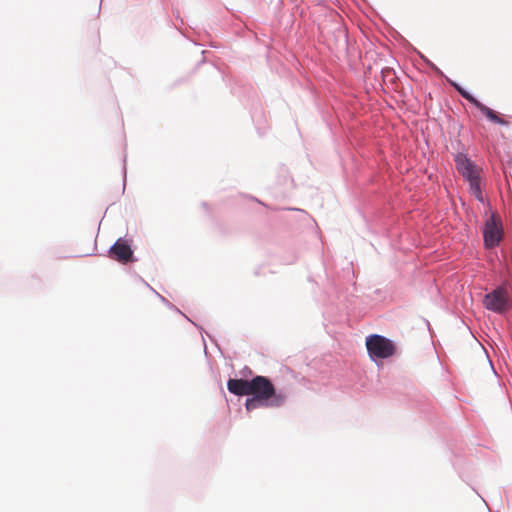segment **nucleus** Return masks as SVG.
Listing matches in <instances>:
<instances>
[{"label":"nucleus","instance_id":"7ed1b4c3","mask_svg":"<svg viewBox=\"0 0 512 512\" xmlns=\"http://www.w3.org/2000/svg\"><path fill=\"white\" fill-rule=\"evenodd\" d=\"M366 347L370 358L377 362V360L386 359L392 356L395 352L393 342L382 336L373 334L367 337Z\"/></svg>","mask_w":512,"mask_h":512},{"label":"nucleus","instance_id":"423d86ee","mask_svg":"<svg viewBox=\"0 0 512 512\" xmlns=\"http://www.w3.org/2000/svg\"><path fill=\"white\" fill-rule=\"evenodd\" d=\"M110 254L119 262H128L133 255V251L127 240L119 238L110 248Z\"/></svg>","mask_w":512,"mask_h":512},{"label":"nucleus","instance_id":"f257e3e1","mask_svg":"<svg viewBox=\"0 0 512 512\" xmlns=\"http://www.w3.org/2000/svg\"><path fill=\"white\" fill-rule=\"evenodd\" d=\"M454 161L457 171L469 184V192L479 202L484 203V196L481 189V168L465 153H457L454 156Z\"/></svg>","mask_w":512,"mask_h":512},{"label":"nucleus","instance_id":"6e6552de","mask_svg":"<svg viewBox=\"0 0 512 512\" xmlns=\"http://www.w3.org/2000/svg\"><path fill=\"white\" fill-rule=\"evenodd\" d=\"M475 107H477L490 121L503 126L508 124V122L500 118L494 110L483 105L481 102L476 104Z\"/></svg>","mask_w":512,"mask_h":512},{"label":"nucleus","instance_id":"0eeeda50","mask_svg":"<svg viewBox=\"0 0 512 512\" xmlns=\"http://www.w3.org/2000/svg\"><path fill=\"white\" fill-rule=\"evenodd\" d=\"M249 381L244 379H229L227 389L237 396L249 395Z\"/></svg>","mask_w":512,"mask_h":512},{"label":"nucleus","instance_id":"9b49d317","mask_svg":"<svg viewBox=\"0 0 512 512\" xmlns=\"http://www.w3.org/2000/svg\"><path fill=\"white\" fill-rule=\"evenodd\" d=\"M422 58L424 59V61H425V62H426V63H427V64H428V65H429V66H430L434 71H436V72H437V73H439V74H442V72L440 71V69H439L435 64H433V63H432L431 61H429L427 58H424V57H422Z\"/></svg>","mask_w":512,"mask_h":512},{"label":"nucleus","instance_id":"20e7f679","mask_svg":"<svg viewBox=\"0 0 512 512\" xmlns=\"http://www.w3.org/2000/svg\"><path fill=\"white\" fill-rule=\"evenodd\" d=\"M483 306L494 313L504 314L510 308L507 290L499 286L487 293L483 299Z\"/></svg>","mask_w":512,"mask_h":512},{"label":"nucleus","instance_id":"1a4fd4ad","mask_svg":"<svg viewBox=\"0 0 512 512\" xmlns=\"http://www.w3.org/2000/svg\"><path fill=\"white\" fill-rule=\"evenodd\" d=\"M447 81L449 82V84L451 86H453L457 92L463 97L465 98L466 100H468L470 103H472L474 106H476V104L479 103V101L472 95L470 94L468 91H466L463 87H461L458 83L450 80V79H447Z\"/></svg>","mask_w":512,"mask_h":512},{"label":"nucleus","instance_id":"f8f14e48","mask_svg":"<svg viewBox=\"0 0 512 512\" xmlns=\"http://www.w3.org/2000/svg\"><path fill=\"white\" fill-rule=\"evenodd\" d=\"M158 296H159V298L161 299V301H162V302H164V303H167V304H168L167 300H166L163 296H161V295H159V294H158Z\"/></svg>","mask_w":512,"mask_h":512},{"label":"nucleus","instance_id":"f03ea898","mask_svg":"<svg viewBox=\"0 0 512 512\" xmlns=\"http://www.w3.org/2000/svg\"><path fill=\"white\" fill-rule=\"evenodd\" d=\"M249 395L255 397L262 402H266L265 406H280L285 401L283 394H276L273 384L264 376H256L249 381Z\"/></svg>","mask_w":512,"mask_h":512},{"label":"nucleus","instance_id":"39448f33","mask_svg":"<svg viewBox=\"0 0 512 512\" xmlns=\"http://www.w3.org/2000/svg\"><path fill=\"white\" fill-rule=\"evenodd\" d=\"M503 236L501 221L496 218L495 213L491 212L485 220L483 227L484 244L487 248H494L499 245Z\"/></svg>","mask_w":512,"mask_h":512},{"label":"nucleus","instance_id":"9d476101","mask_svg":"<svg viewBox=\"0 0 512 512\" xmlns=\"http://www.w3.org/2000/svg\"><path fill=\"white\" fill-rule=\"evenodd\" d=\"M266 402H262L261 400L255 398V397H248L245 402V407L247 411L254 410L256 408H259L261 406H265Z\"/></svg>","mask_w":512,"mask_h":512}]
</instances>
